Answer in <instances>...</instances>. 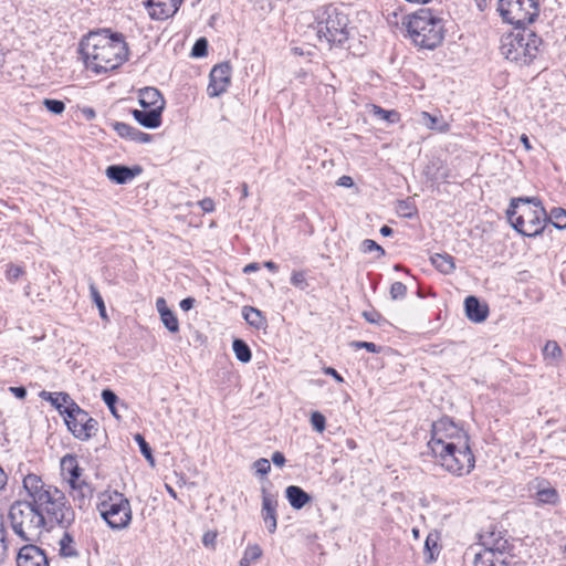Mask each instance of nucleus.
Returning a JSON list of instances; mask_svg holds the SVG:
<instances>
[{"label":"nucleus","mask_w":566,"mask_h":566,"mask_svg":"<svg viewBox=\"0 0 566 566\" xmlns=\"http://www.w3.org/2000/svg\"><path fill=\"white\" fill-rule=\"evenodd\" d=\"M23 489L40 513L44 515L46 525L50 527L56 525L63 530L73 525L75 511L65 493L59 488L45 483L36 474L29 473L23 478Z\"/></svg>","instance_id":"obj_1"},{"label":"nucleus","mask_w":566,"mask_h":566,"mask_svg":"<svg viewBox=\"0 0 566 566\" xmlns=\"http://www.w3.org/2000/svg\"><path fill=\"white\" fill-rule=\"evenodd\" d=\"M80 52L87 69L105 73L122 65L128 57V48L120 33L108 30L92 32L80 44Z\"/></svg>","instance_id":"obj_2"},{"label":"nucleus","mask_w":566,"mask_h":566,"mask_svg":"<svg viewBox=\"0 0 566 566\" xmlns=\"http://www.w3.org/2000/svg\"><path fill=\"white\" fill-rule=\"evenodd\" d=\"M507 218L512 227L525 237L542 234L547 223V212L537 197L512 199Z\"/></svg>","instance_id":"obj_3"},{"label":"nucleus","mask_w":566,"mask_h":566,"mask_svg":"<svg viewBox=\"0 0 566 566\" xmlns=\"http://www.w3.org/2000/svg\"><path fill=\"white\" fill-rule=\"evenodd\" d=\"M312 28L316 32L317 40L329 48L343 45L350 35L348 14L342 7L328 4L315 11V21Z\"/></svg>","instance_id":"obj_4"},{"label":"nucleus","mask_w":566,"mask_h":566,"mask_svg":"<svg viewBox=\"0 0 566 566\" xmlns=\"http://www.w3.org/2000/svg\"><path fill=\"white\" fill-rule=\"evenodd\" d=\"M13 533L24 542H36L46 528V520L33 504L32 499L15 501L9 510Z\"/></svg>","instance_id":"obj_5"},{"label":"nucleus","mask_w":566,"mask_h":566,"mask_svg":"<svg viewBox=\"0 0 566 566\" xmlns=\"http://www.w3.org/2000/svg\"><path fill=\"white\" fill-rule=\"evenodd\" d=\"M406 28L412 42L421 49L437 48L444 36L442 19L427 9H421L409 15Z\"/></svg>","instance_id":"obj_6"},{"label":"nucleus","mask_w":566,"mask_h":566,"mask_svg":"<svg viewBox=\"0 0 566 566\" xmlns=\"http://www.w3.org/2000/svg\"><path fill=\"white\" fill-rule=\"evenodd\" d=\"M520 29L502 36L500 50L506 60L518 65H528L537 56L542 40L533 31Z\"/></svg>","instance_id":"obj_7"},{"label":"nucleus","mask_w":566,"mask_h":566,"mask_svg":"<svg viewBox=\"0 0 566 566\" xmlns=\"http://www.w3.org/2000/svg\"><path fill=\"white\" fill-rule=\"evenodd\" d=\"M97 511L112 530H125L132 522L130 502L118 491L101 493L98 495Z\"/></svg>","instance_id":"obj_8"},{"label":"nucleus","mask_w":566,"mask_h":566,"mask_svg":"<svg viewBox=\"0 0 566 566\" xmlns=\"http://www.w3.org/2000/svg\"><path fill=\"white\" fill-rule=\"evenodd\" d=\"M469 440L465 431L449 418H441L432 423L431 439L428 447L432 453H442L452 447H464Z\"/></svg>","instance_id":"obj_9"},{"label":"nucleus","mask_w":566,"mask_h":566,"mask_svg":"<svg viewBox=\"0 0 566 566\" xmlns=\"http://www.w3.org/2000/svg\"><path fill=\"white\" fill-rule=\"evenodd\" d=\"M497 10L505 22L520 29L534 22L539 4L538 0H499Z\"/></svg>","instance_id":"obj_10"},{"label":"nucleus","mask_w":566,"mask_h":566,"mask_svg":"<svg viewBox=\"0 0 566 566\" xmlns=\"http://www.w3.org/2000/svg\"><path fill=\"white\" fill-rule=\"evenodd\" d=\"M447 471L455 475L469 474L474 468V455L471 452L469 440H465L464 447L448 448L442 453H432Z\"/></svg>","instance_id":"obj_11"},{"label":"nucleus","mask_w":566,"mask_h":566,"mask_svg":"<svg viewBox=\"0 0 566 566\" xmlns=\"http://www.w3.org/2000/svg\"><path fill=\"white\" fill-rule=\"evenodd\" d=\"M64 411L66 412V416H64L65 423L76 439L86 441L95 436L98 422L77 403L65 407Z\"/></svg>","instance_id":"obj_12"},{"label":"nucleus","mask_w":566,"mask_h":566,"mask_svg":"<svg viewBox=\"0 0 566 566\" xmlns=\"http://www.w3.org/2000/svg\"><path fill=\"white\" fill-rule=\"evenodd\" d=\"M484 549L475 554L474 566H510L506 557L503 556L509 547L506 539L494 537V533L482 536Z\"/></svg>","instance_id":"obj_13"},{"label":"nucleus","mask_w":566,"mask_h":566,"mask_svg":"<svg viewBox=\"0 0 566 566\" xmlns=\"http://www.w3.org/2000/svg\"><path fill=\"white\" fill-rule=\"evenodd\" d=\"M210 81L207 87L210 97H217L224 93L231 80V66L229 63H221L212 67Z\"/></svg>","instance_id":"obj_14"},{"label":"nucleus","mask_w":566,"mask_h":566,"mask_svg":"<svg viewBox=\"0 0 566 566\" xmlns=\"http://www.w3.org/2000/svg\"><path fill=\"white\" fill-rule=\"evenodd\" d=\"M17 566H49V558L39 546L27 544L18 552Z\"/></svg>","instance_id":"obj_15"},{"label":"nucleus","mask_w":566,"mask_h":566,"mask_svg":"<svg viewBox=\"0 0 566 566\" xmlns=\"http://www.w3.org/2000/svg\"><path fill=\"white\" fill-rule=\"evenodd\" d=\"M181 3L182 0H145L148 13L155 20H165L172 17Z\"/></svg>","instance_id":"obj_16"},{"label":"nucleus","mask_w":566,"mask_h":566,"mask_svg":"<svg viewBox=\"0 0 566 566\" xmlns=\"http://www.w3.org/2000/svg\"><path fill=\"white\" fill-rule=\"evenodd\" d=\"M277 500L276 497L266 492L265 489H262V509L261 516L268 528V531L273 534L277 526V515H276Z\"/></svg>","instance_id":"obj_17"},{"label":"nucleus","mask_w":566,"mask_h":566,"mask_svg":"<svg viewBox=\"0 0 566 566\" xmlns=\"http://www.w3.org/2000/svg\"><path fill=\"white\" fill-rule=\"evenodd\" d=\"M143 172V168L138 165L127 167L124 165H111L106 168V177L116 185H125Z\"/></svg>","instance_id":"obj_18"},{"label":"nucleus","mask_w":566,"mask_h":566,"mask_svg":"<svg viewBox=\"0 0 566 566\" xmlns=\"http://www.w3.org/2000/svg\"><path fill=\"white\" fill-rule=\"evenodd\" d=\"M464 310L467 317L474 323L484 322L489 314L488 305L482 304L478 297L472 295L464 300Z\"/></svg>","instance_id":"obj_19"},{"label":"nucleus","mask_w":566,"mask_h":566,"mask_svg":"<svg viewBox=\"0 0 566 566\" xmlns=\"http://www.w3.org/2000/svg\"><path fill=\"white\" fill-rule=\"evenodd\" d=\"M139 104L142 108H150L157 111H164L165 99L155 87H145L139 91Z\"/></svg>","instance_id":"obj_20"},{"label":"nucleus","mask_w":566,"mask_h":566,"mask_svg":"<svg viewBox=\"0 0 566 566\" xmlns=\"http://www.w3.org/2000/svg\"><path fill=\"white\" fill-rule=\"evenodd\" d=\"M63 476L69 481L71 488L76 490V482L81 481V468L75 455L66 454L61 459Z\"/></svg>","instance_id":"obj_21"},{"label":"nucleus","mask_w":566,"mask_h":566,"mask_svg":"<svg viewBox=\"0 0 566 566\" xmlns=\"http://www.w3.org/2000/svg\"><path fill=\"white\" fill-rule=\"evenodd\" d=\"M134 118L144 127L154 129L161 125L163 111L143 108L132 112Z\"/></svg>","instance_id":"obj_22"},{"label":"nucleus","mask_w":566,"mask_h":566,"mask_svg":"<svg viewBox=\"0 0 566 566\" xmlns=\"http://www.w3.org/2000/svg\"><path fill=\"white\" fill-rule=\"evenodd\" d=\"M40 398H42L43 400H46V401H50L51 405L57 409V411L62 415V416H66V412L64 411L65 410V407H71L72 403H76L71 397L69 394L66 392H49V391H45V390H42L40 394H39Z\"/></svg>","instance_id":"obj_23"},{"label":"nucleus","mask_w":566,"mask_h":566,"mask_svg":"<svg viewBox=\"0 0 566 566\" xmlns=\"http://www.w3.org/2000/svg\"><path fill=\"white\" fill-rule=\"evenodd\" d=\"M285 495L290 505L295 510L303 509L312 500L310 494H307L302 488L297 485L287 486L285 490Z\"/></svg>","instance_id":"obj_24"},{"label":"nucleus","mask_w":566,"mask_h":566,"mask_svg":"<svg viewBox=\"0 0 566 566\" xmlns=\"http://www.w3.org/2000/svg\"><path fill=\"white\" fill-rule=\"evenodd\" d=\"M242 316L245 322L254 328L260 329L266 325L265 317L262 315L261 311L255 307L244 306L242 308Z\"/></svg>","instance_id":"obj_25"},{"label":"nucleus","mask_w":566,"mask_h":566,"mask_svg":"<svg viewBox=\"0 0 566 566\" xmlns=\"http://www.w3.org/2000/svg\"><path fill=\"white\" fill-rule=\"evenodd\" d=\"M431 263L439 272H441L443 274L452 273L455 268L453 256H451L450 254H447V253L433 254L431 256Z\"/></svg>","instance_id":"obj_26"},{"label":"nucleus","mask_w":566,"mask_h":566,"mask_svg":"<svg viewBox=\"0 0 566 566\" xmlns=\"http://www.w3.org/2000/svg\"><path fill=\"white\" fill-rule=\"evenodd\" d=\"M439 535L437 533H429L423 547V556L427 563L436 560L440 553Z\"/></svg>","instance_id":"obj_27"},{"label":"nucleus","mask_w":566,"mask_h":566,"mask_svg":"<svg viewBox=\"0 0 566 566\" xmlns=\"http://www.w3.org/2000/svg\"><path fill=\"white\" fill-rule=\"evenodd\" d=\"M60 545V555L62 557H76L78 555V552L75 547V542L73 536L69 532H64L62 537L59 541Z\"/></svg>","instance_id":"obj_28"},{"label":"nucleus","mask_w":566,"mask_h":566,"mask_svg":"<svg viewBox=\"0 0 566 566\" xmlns=\"http://www.w3.org/2000/svg\"><path fill=\"white\" fill-rule=\"evenodd\" d=\"M536 499L541 504L555 505L559 502V494L555 488L547 485L536 491Z\"/></svg>","instance_id":"obj_29"},{"label":"nucleus","mask_w":566,"mask_h":566,"mask_svg":"<svg viewBox=\"0 0 566 566\" xmlns=\"http://www.w3.org/2000/svg\"><path fill=\"white\" fill-rule=\"evenodd\" d=\"M262 556V548L258 544H249L240 560V566H251Z\"/></svg>","instance_id":"obj_30"},{"label":"nucleus","mask_w":566,"mask_h":566,"mask_svg":"<svg viewBox=\"0 0 566 566\" xmlns=\"http://www.w3.org/2000/svg\"><path fill=\"white\" fill-rule=\"evenodd\" d=\"M232 349L234 352L237 359L240 360L241 363L247 364L251 360V349L244 340L235 338L232 343Z\"/></svg>","instance_id":"obj_31"},{"label":"nucleus","mask_w":566,"mask_h":566,"mask_svg":"<svg viewBox=\"0 0 566 566\" xmlns=\"http://www.w3.org/2000/svg\"><path fill=\"white\" fill-rule=\"evenodd\" d=\"M551 222L555 228L566 229V210L563 208H553L547 214V223Z\"/></svg>","instance_id":"obj_32"},{"label":"nucleus","mask_w":566,"mask_h":566,"mask_svg":"<svg viewBox=\"0 0 566 566\" xmlns=\"http://www.w3.org/2000/svg\"><path fill=\"white\" fill-rule=\"evenodd\" d=\"M543 355L546 360L553 364L562 357V349L556 342L548 340L543 348Z\"/></svg>","instance_id":"obj_33"},{"label":"nucleus","mask_w":566,"mask_h":566,"mask_svg":"<svg viewBox=\"0 0 566 566\" xmlns=\"http://www.w3.org/2000/svg\"><path fill=\"white\" fill-rule=\"evenodd\" d=\"M422 124L427 126L430 129H437L439 132H446L448 129V124L441 123L439 124V118L436 116H432L431 114L423 112L421 114Z\"/></svg>","instance_id":"obj_34"},{"label":"nucleus","mask_w":566,"mask_h":566,"mask_svg":"<svg viewBox=\"0 0 566 566\" xmlns=\"http://www.w3.org/2000/svg\"><path fill=\"white\" fill-rule=\"evenodd\" d=\"M160 319H161L163 324L165 325V327L170 333L179 332L178 318L172 311L164 312L163 315H160Z\"/></svg>","instance_id":"obj_35"},{"label":"nucleus","mask_w":566,"mask_h":566,"mask_svg":"<svg viewBox=\"0 0 566 566\" xmlns=\"http://www.w3.org/2000/svg\"><path fill=\"white\" fill-rule=\"evenodd\" d=\"M73 491L75 492L74 499L77 497L80 500V506H82L85 500L92 495L91 486L84 481L76 482V490Z\"/></svg>","instance_id":"obj_36"},{"label":"nucleus","mask_w":566,"mask_h":566,"mask_svg":"<svg viewBox=\"0 0 566 566\" xmlns=\"http://www.w3.org/2000/svg\"><path fill=\"white\" fill-rule=\"evenodd\" d=\"M113 128L120 137L129 140H133L134 133L137 130V128L122 122H115Z\"/></svg>","instance_id":"obj_37"},{"label":"nucleus","mask_w":566,"mask_h":566,"mask_svg":"<svg viewBox=\"0 0 566 566\" xmlns=\"http://www.w3.org/2000/svg\"><path fill=\"white\" fill-rule=\"evenodd\" d=\"M134 439L138 443L142 454L147 459V461H149V463L151 465H154L155 459L153 457L150 446L147 443V441L144 439V437L139 433L135 434Z\"/></svg>","instance_id":"obj_38"},{"label":"nucleus","mask_w":566,"mask_h":566,"mask_svg":"<svg viewBox=\"0 0 566 566\" xmlns=\"http://www.w3.org/2000/svg\"><path fill=\"white\" fill-rule=\"evenodd\" d=\"M90 293H91V296L93 298V302L98 307L101 317L102 318H106L107 317L106 316V308H105V304H104L103 297L101 296V294H99V292L96 289L94 283L90 284Z\"/></svg>","instance_id":"obj_39"},{"label":"nucleus","mask_w":566,"mask_h":566,"mask_svg":"<svg viewBox=\"0 0 566 566\" xmlns=\"http://www.w3.org/2000/svg\"><path fill=\"white\" fill-rule=\"evenodd\" d=\"M102 399L103 401L105 402V405L108 407V409L111 410V412L115 416V417H118L117 416V412H116V408H115V405L117 402V396L116 394L111 390V389H104L102 391Z\"/></svg>","instance_id":"obj_40"},{"label":"nucleus","mask_w":566,"mask_h":566,"mask_svg":"<svg viewBox=\"0 0 566 566\" xmlns=\"http://www.w3.org/2000/svg\"><path fill=\"white\" fill-rule=\"evenodd\" d=\"M310 421L315 431L322 433L325 430L326 419L319 411H313Z\"/></svg>","instance_id":"obj_41"},{"label":"nucleus","mask_w":566,"mask_h":566,"mask_svg":"<svg viewBox=\"0 0 566 566\" xmlns=\"http://www.w3.org/2000/svg\"><path fill=\"white\" fill-rule=\"evenodd\" d=\"M43 105L45 106V108L55 114V115H60L64 112L65 109V104L64 102L60 101V99H52V98H45L43 101Z\"/></svg>","instance_id":"obj_42"},{"label":"nucleus","mask_w":566,"mask_h":566,"mask_svg":"<svg viewBox=\"0 0 566 566\" xmlns=\"http://www.w3.org/2000/svg\"><path fill=\"white\" fill-rule=\"evenodd\" d=\"M360 249L364 253H369L373 251L378 252V258H381L385 255V250L374 240L365 239L361 242Z\"/></svg>","instance_id":"obj_43"},{"label":"nucleus","mask_w":566,"mask_h":566,"mask_svg":"<svg viewBox=\"0 0 566 566\" xmlns=\"http://www.w3.org/2000/svg\"><path fill=\"white\" fill-rule=\"evenodd\" d=\"M24 273L23 269L15 264H9L6 270V277L10 283H15Z\"/></svg>","instance_id":"obj_44"},{"label":"nucleus","mask_w":566,"mask_h":566,"mask_svg":"<svg viewBox=\"0 0 566 566\" xmlns=\"http://www.w3.org/2000/svg\"><path fill=\"white\" fill-rule=\"evenodd\" d=\"M208 41L205 38L198 39L191 50V55L195 57H202L207 54Z\"/></svg>","instance_id":"obj_45"},{"label":"nucleus","mask_w":566,"mask_h":566,"mask_svg":"<svg viewBox=\"0 0 566 566\" xmlns=\"http://www.w3.org/2000/svg\"><path fill=\"white\" fill-rule=\"evenodd\" d=\"M407 294V286L401 282H395L390 287V296L392 300H402Z\"/></svg>","instance_id":"obj_46"},{"label":"nucleus","mask_w":566,"mask_h":566,"mask_svg":"<svg viewBox=\"0 0 566 566\" xmlns=\"http://www.w3.org/2000/svg\"><path fill=\"white\" fill-rule=\"evenodd\" d=\"M291 283L301 290H305L307 286L306 280H305V273L302 271H294L291 275Z\"/></svg>","instance_id":"obj_47"},{"label":"nucleus","mask_w":566,"mask_h":566,"mask_svg":"<svg viewBox=\"0 0 566 566\" xmlns=\"http://www.w3.org/2000/svg\"><path fill=\"white\" fill-rule=\"evenodd\" d=\"M350 347L356 348V349L365 348L369 353H379L380 352V347L377 346L375 343H370V342L354 340L350 343Z\"/></svg>","instance_id":"obj_48"},{"label":"nucleus","mask_w":566,"mask_h":566,"mask_svg":"<svg viewBox=\"0 0 566 566\" xmlns=\"http://www.w3.org/2000/svg\"><path fill=\"white\" fill-rule=\"evenodd\" d=\"M258 474L265 475L271 470L270 461L265 458H261L253 463Z\"/></svg>","instance_id":"obj_49"},{"label":"nucleus","mask_w":566,"mask_h":566,"mask_svg":"<svg viewBox=\"0 0 566 566\" xmlns=\"http://www.w3.org/2000/svg\"><path fill=\"white\" fill-rule=\"evenodd\" d=\"M374 109H375V114L378 115L380 118L385 119V120H388V122H394V117H397L398 114L394 111H386V109H382L381 107L379 106H374Z\"/></svg>","instance_id":"obj_50"},{"label":"nucleus","mask_w":566,"mask_h":566,"mask_svg":"<svg viewBox=\"0 0 566 566\" xmlns=\"http://www.w3.org/2000/svg\"><path fill=\"white\" fill-rule=\"evenodd\" d=\"M6 538H7V528H6V524H4V517L0 513V548L8 549Z\"/></svg>","instance_id":"obj_51"},{"label":"nucleus","mask_w":566,"mask_h":566,"mask_svg":"<svg viewBox=\"0 0 566 566\" xmlns=\"http://www.w3.org/2000/svg\"><path fill=\"white\" fill-rule=\"evenodd\" d=\"M150 140L151 136L149 134L143 133L139 129H137L136 133H134L133 142L145 144L149 143Z\"/></svg>","instance_id":"obj_52"},{"label":"nucleus","mask_w":566,"mask_h":566,"mask_svg":"<svg viewBox=\"0 0 566 566\" xmlns=\"http://www.w3.org/2000/svg\"><path fill=\"white\" fill-rule=\"evenodd\" d=\"M363 316L365 317V319L367 322L373 323V324H378L381 319V315L375 311L364 312Z\"/></svg>","instance_id":"obj_53"},{"label":"nucleus","mask_w":566,"mask_h":566,"mask_svg":"<svg viewBox=\"0 0 566 566\" xmlns=\"http://www.w3.org/2000/svg\"><path fill=\"white\" fill-rule=\"evenodd\" d=\"M199 205L205 212H211L214 209V203L210 198L202 199Z\"/></svg>","instance_id":"obj_54"},{"label":"nucleus","mask_w":566,"mask_h":566,"mask_svg":"<svg viewBox=\"0 0 566 566\" xmlns=\"http://www.w3.org/2000/svg\"><path fill=\"white\" fill-rule=\"evenodd\" d=\"M272 462L277 467H283L285 463V457L282 452L275 451L272 454Z\"/></svg>","instance_id":"obj_55"},{"label":"nucleus","mask_w":566,"mask_h":566,"mask_svg":"<svg viewBox=\"0 0 566 566\" xmlns=\"http://www.w3.org/2000/svg\"><path fill=\"white\" fill-rule=\"evenodd\" d=\"M156 308L159 315H163L164 312H169L170 310L167 306V303L164 297H158L156 301Z\"/></svg>","instance_id":"obj_56"},{"label":"nucleus","mask_w":566,"mask_h":566,"mask_svg":"<svg viewBox=\"0 0 566 566\" xmlns=\"http://www.w3.org/2000/svg\"><path fill=\"white\" fill-rule=\"evenodd\" d=\"M9 390L19 399H24L27 396V389L24 387H10Z\"/></svg>","instance_id":"obj_57"},{"label":"nucleus","mask_w":566,"mask_h":566,"mask_svg":"<svg viewBox=\"0 0 566 566\" xmlns=\"http://www.w3.org/2000/svg\"><path fill=\"white\" fill-rule=\"evenodd\" d=\"M195 298L192 297H186L180 302V308L185 312L191 310L195 305Z\"/></svg>","instance_id":"obj_58"},{"label":"nucleus","mask_w":566,"mask_h":566,"mask_svg":"<svg viewBox=\"0 0 566 566\" xmlns=\"http://www.w3.org/2000/svg\"><path fill=\"white\" fill-rule=\"evenodd\" d=\"M324 373H325L326 375H329V376L334 377V378H335V380H336V381H338V382H343V381H344L343 377H342V376L337 373V370H336V369H334L333 367H326V368H324Z\"/></svg>","instance_id":"obj_59"},{"label":"nucleus","mask_w":566,"mask_h":566,"mask_svg":"<svg viewBox=\"0 0 566 566\" xmlns=\"http://www.w3.org/2000/svg\"><path fill=\"white\" fill-rule=\"evenodd\" d=\"M216 536L217 535L214 533H206L202 537V543L206 546L212 545L214 543Z\"/></svg>","instance_id":"obj_60"},{"label":"nucleus","mask_w":566,"mask_h":566,"mask_svg":"<svg viewBox=\"0 0 566 566\" xmlns=\"http://www.w3.org/2000/svg\"><path fill=\"white\" fill-rule=\"evenodd\" d=\"M259 269H260L259 263L252 262V263H249V264H247V265L244 266L243 272H244L245 274H249V273H252V272L258 271Z\"/></svg>","instance_id":"obj_61"},{"label":"nucleus","mask_w":566,"mask_h":566,"mask_svg":"<svg viewBox=\"0 0 566 566\" xmlns=\"http://www.w3.org/2000/svg\"><path fill=\"white\" fill-rule=\"evenodd\" d=\"M7 483H8V476H7L6 472L3 471V469L0 467V491L6 488Z\"/></svg>","instance_id":"obj_62"},{"label":"nucleus","mask_w":566,"mask_h":566,"mask_svg":"<svg viewBox=\"0 0 566 566\" xmlns=\"http://www.w3.org/2000/svg\"><path fill=\"white\" fill-rule=\"evenodd\" d=\"M338 184L344 187L353 186V179L348 176H343L339 178Z\"/></svg>","instance_id":"obj_63"},{"label":"nucleus","mask_w":566,"mask_h":566,"mask_svg":"<svg viewBox=\"0 0 566 566\" xmlns=\"http://www.w3.org/2000/svg\"><path fill=\"white\" fill-rule=\"evenodd\" d=\"M392 232H394V231H392V229H391L390 227H388V226H382V227L380 228V233H381L384 237H389V235H391V234H392Z\"/></svg>","instance_id":"obj_64"}]
</instances>
